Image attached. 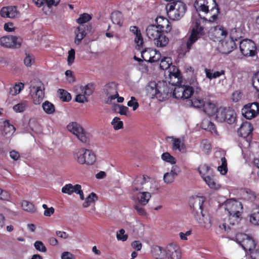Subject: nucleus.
I'll use <instances>...</instances> for the list:
<instances>
[{
  "label": "nucleus",
  "mask_w": 259,
  "mask_h": 259,
  "mask_svg": "<svg viewBox=\"0 0 259 259\" xmlns=\"http://www.w3.org/2000/svg\"><path fill=\"white\" fill-rule=\"evenodd\" d=\"M141 56L144 61L149 63H153L160 60L161 54L156 49L147 48L141 52Z\"/></svg>",
  "instance_id": "nucleus-16"
},
{
  "label": "nucleus",
  "mask_w": 259,
  "mask_h": 259,
  "mask_svg": "<svg viewBox=\"0 0 259 259\" xmlns=\"http://www.w3.org/2000/svg\"><path fill=\"white\" fill-rule=\"evenodd\" d=\"M169 73L170 79V80L168 81L169 84L177 85V83H179L180 81L181 76L178 68L175 66H172L171 67L169 68Z\"/></svg>",
  "instance_id": "nucleus-25"
},
{
  "label": "nucleus",
  "mask_w": 259,
  "mask_h": 259,
  "mask_svg": "<svg viewBox=\"0 0 259 259\" xmlns=\"http://www.w3.org/2000/svg\"><path fill=\"white\" fill-rule=\"evenodd\" d=\"M75 160L79 164L92 165L96 161V155L92 150L85 148L76 150L73 153Z\"/></svg>",
  "instance_id": "nucleus-7"
},
{
  "label": "nucleus",
  "mask_w": 259,
  "mask_h": 259,
  "mask_svg": "<svg viewBox=\"0 0 259 259\" xmlns=\"http://www.w3.org/2000/svg\"><path fill=\"white\" fill-rule=\"evenodd\" d=\"M156 26L162 32H169L171 29L170 22L163 17H158L156 19Z\"/></svg>",
  "instance_id": "nucleus-23"
},
{
  "label": "nucleus",
  "mask_w": 259,
  "mask_h": 259,
  "mask_svg": "<svg viewBox=\"0 0 259 259\" xmlns=\"http://www.w3.org/2000/svg\"><path fill=\"white\" fill-rule=\"evenodd\" d=\"M4 28L5 31L9 32H11L14 31L16 28L13 23L8 22L4 24Z\"/></svg>",
  "instance_id": "nucleus-62"
},
{
  "label": "nucleus",
  "mask_w": 259,
  "mask_h": 259,
  "mask_svg": "<svg viewBox=\"0 0 259 259\" xmlns=\"http://www.w3.org/2000/svg\"><path fill=\"white\" fill-rule=\"evenodd\" d=\"M58 93H59L60 98L63 101L68 102L71 99L70 94L66 91L63 89H59Z\"/></svg>",
  "instance_id": "nucleus-47"
},
{
  "label": "nucleus",
  "mask_w": 259,
  "mask_h": 259,
  "mask_svg": "<svg viewBox=\"0 0 259 259\" xmlns=\"http://www.w3.org/2000/svg\"><path fill=\"white\" fill-rule=\"evenodd\" d=\"M24 85L23 83H17L13 88H10V94L12 96H15L20 93L24 89Z\"/></svg>",
  "instance_id": "nucleus-45"
},
{
  "label": "nucleus",
  "mask_w": 259,
  "mask_h": 259,
  "mask_svg": "<svg viewBox=\"0 0 259 259\" xmlns=\"http://www.w3.org/2000/svg\"><path fill=\"white\" fill-rule=\"evenodd\" d=\"M221 160V165L218 167V170L222 175H224L228 171L227 160L225 157H222Z\"/></svg>",
  "instance_id": "nucleus-46"
},
{
  "label": "nucleus",
  "mask_w": 259,
  "mask_h": 259,
  "mask_svg": "<svg viewBox=\"0 0 259 259\" xmlns=\"http://www.w3.org/2000/svg\"><path fill=\"white\" fill-rule=\"evenodd\" d=\"M151 195L148 192H139L137 195L138 203L142 205H146L149 202Z\"/></svg>",
  "instance_id": "nucleus-35"
},
{
  "label": "nucleus",
  "mask_w": 259,
  "mask_h": 259,
  "mask_svg": "<svg viewBox=\"0 0 259 259\" xmlns=\"http://www.w3.org/2000/svg\"><path fill=\"white\" fill-rule=\"evenodd\" d=\"M242 97V93L240 91H235L232 95V99L235 102L239 101Z\"/></svg>",
  "instance_id": "nucleus-63"
},
{
  "label": "nucleus",
  "mask_w": 259,
  "mask_h": 259,
  "mask_svg": "<svg viewBox=\"0 0 259 259\" xmlns=\"http://www.w3.org/2000/svg\"><path fill=\"white\" fill-rule=\"evenodd\" d=\"M240 51L244 56H254L256 54V48L253 41L250 39H243L240 42Z\"/></svg>",
  "instance_id": "nucleus-12"
},
{
  "label": "nucleus",
  "mask_w": 259,
  "mask_h": 259,
  "mask_svg": "<svg viewBox=\"0 0 259 259\" xmlns=\"http://www.w3.org/2000/svg\"><path fill=\"white\" fill-rule=\"evenodd\" d=\"M167 139L171 140L172 149L173 150H178L181 153L186 152L185 145L181 139L175 138L172 137H168Z\"/></svg>",
  "instance_id": "nucleus-27"
},
{
  "label": "nucleus",
  "mask_w": 259,
  "mask_h": 259,
  "mask_svg": "<svg viewBox=\"0 0 259 259\" xmlns=\"http://www.w3.org/2000/svg\"><path fill=\"white\" fill-rule=\"evenodd\" d=\"M218 108L214 103L207 101L203 108V111L208 116H214Z\"/></svg>",
  "instance_id": "nucleus-31"
},
{
  "label": "nucleus",
  "mask_w": 259,
  "mask_h": 259,
  "mask_svg": "<svg viewBox=\"0 0 259 259\" xmlns=\"http://www.w3.org/2000/svg\"><path fill=\"white\" fill-rule=\"evenodd\" d=\"M259 111V105L257 103H252L246 105L242 109V114L248 119L254 117Z\"/></svg>",
  "instance_id": "nucleus-19"
},
{
  "label": "nucleus",
  "mask_w": 259,
  "mask_h": 259,
  "mask_svg": "<svg viewBox=\"0 0 259 259\" xmlns=\"http://www.w3.org/2000/svg\"><path fill=\"white\" fill-rule=\"evenodd\" d=\"M21 207L23 210L32 213L35 211V208L33 204L27 200L22 201Z\"/></svg>",
  "instance_id": "nucleus-42"
},
{
  "label": "nucleus",
  "mask_w": 259,
  "mask_h": 259,
  "mask_svg": "<svg viewBox=\"0 0 259 259\" xmlns=\"http://www.w3.org/2000/svg\"><path fill=\"white\" fill-rule=\"evenodd\" d=\"M203 202L204 199L202 197L197 196L190 200L189 204L193 209V213L198 223L201 227L208 229L211 225L209 217L202 213Z\"/></svg>",
  "instance_id": "nucleus-2"
},
{
  "label": "nucleus",
  "mask_w": 259,
  "mask_h": 259,
  "mask_svg": "<svg viewBox=\"0 0 259 259\" xmlns=\"http://www.w3.org/2000/svg\"><path fill=\"white\" fill-rule=\"evenodd\" d=\"M242 241L241 245L245 251H249L250 252L254 250L256 243L254 240L246 234L242 235Z\"/></svg>",
  "instance_id": "nucleus-24"
},
{
  "label": "nucleus",
  "mask_w": 259,
  "mask_h": 259,
  "mask_svg": "<svg viewBox=\"0 0 259 259\" xmlns=\"http://www.w3.org/2000/svg\"><path fill=\"white\" fill-rule=\"evenodd\" d=\"M116 238L118 240L125 241L128 238L127 234H125V230L121 229L116 233Z\"/></svg>",
  "instance_id": "nucleus-53"
},
{
  "label": "nucleus",
  "mask_w": 259,
  "mask_h": 259,
  "mask_svg": "<svg viewBox=\"0 0 259 259\" xmlns=\"http://www.w3.org/2000/svg\"><path fill=\"white\" fill-rule=\"evenodd\" d=\"M194 6L204 19L212 22L217 19L219 9L215 0H196Z\"/></svg>",
  "instance_id": "nucleus-1"
},
{
  "label": "nucleus",
  "mask_w": 259,
  "mask_h": 259,
  "mask_svg": "<svg viewBox=\"0 0 259 259\" xmlns=\"http://www.w3.org/2000/svg\"><path fill=\"white\" fill-rule=\"evenodd\" d=\"M30 92L32 93V97L34 104H40L45 96V87L43 83L38 79L31 81L29 87Z\"/></svg>",
  "instance_id": "nucleus-8"
},
{
  "label": "nucleus",
  "mask_w": 259,
  "mask_h": 259,
  "mask_svg": "<svg viewBox=\"0 0 259 259\" xmlns=\"http://www.w3.org/2000/svg\"><path fill=\"white\" fill-rule=\"evenodd\" d=\"M34 246L35 248L42 252H46L47 251V248L44 243L40 241H36L34 243Z\"/></svg>",
  "instance_id": "nucleus-55"
},
{
  "label": "nucleus",
  "mask_w": 259,
  "mask_h": 259,
  "mask_svg": "<svg viewBox=\"0 0 259 259\" xmlns=\"http://www.w3.org/2000/svg\"><path fill=\"white\" fill-rule=\"evenodd\" d=\"M34 62V58L33 56L30 55H26L24 60L25 65L27 67H30Z\"/></svg>",
  "instance_id": "nucleus-59"
},
{
  "label": "nucleus",
  "mask_w": 259,
  "mask_h": 259,
  "mask_svg": "<svg viewBox=\"0 0 259 259\" xmlns=\"http://www.w3.org/2000/svg\"><path fill=\"white\" fill-rule=\"evenodd\" d=\"M154 45L159 48H163L166 46L169 42V38L163 34V32L160 34L154 40Z\"/></svg>",
  "instance_id": "nucleus-36"
},
{
  "label": "nucleus",
  "mask_w": 259,
  "mask_h": 259,
  "mask_svg": "<svg viewBox=\"0 0 259 259\" xmlns=\"http://www.w3.org/2000/svg\"><path fill=\"white\" fill-rule=\"evenodd\" d=\"M236 48L235 41L232 37H230L221 41L219 49L222 53L228 54L232 52Z\"/></svg>",
  "instance_id": "nucleus-18"
},
{
  "label": "nucleus",
  "mask_w": 259,
  "mask_h": 259,
  "mask_svg": "<svg viewBox=\"0 0 259 259\" xmlns=\"http://www.w3.org/2000/svg\"><path fill=\"white\" fill-rule=\"evenodd\" d=\"M0 126L3 135L9 136L13 134L15 131V127L10 124L9 120H3L0 121Z\"/></svg>",
  "instance_id": "nucleus-28"
},
{
  "label": "nucleus",
  "mask_w": 259,
  "mask_h": 259,
  "mask_svg": "<svg viewBox=\"0 0 259 259\" xmlns=\"http://www.w3.org/2000/svg\"><path fill=\"white\" fill-rule=\"evenodd\" d=\"M75 101L80 103H84L88 101V98L84 95L78 94L75 98Z\"/></svg>",
  "instance_id": "nucleus-64"
},
{
  "label": "nucleus",
  "mask_w": 259,
  "mask_h": 259,
  "mask_svg": "<svg viewBox=\"0 0 259 259\" xmlns=\"http://www.w3.org/2000/svg\"><path fill=\"white\" fill-rule=\"evenodd\" d=\"M201 126L203 130L210 132L212 134H218L215 125L208 118H205L202 121Z\"/></svg>",
  "instance_id": "nucleus-32"
},
{
  "label": "nucleus",
  "mask_w": 259,
  "mask_h": 259,
  "mask_svg": "<svg viewBox=\"0 0 259 259\" xmlns=\"http://www.w3.org/2000/svg\"><path fill=\"white\" fill-rule=\"evenodd\" d=\"M111 124L115 130H118L122 128L123 125V122L117 117H115L113 119L111 122Z\"/></svg>",
  "instance_id": "nucleus-50"
},
{
  "label": "nucleus",
  "mask_w": 259,
  "mask_h": 259,
  "mask_svg": "<svg viewBox=\"0 0 259 259\" xmlns=\"http://www.w3.org/2000/svg\"><path fill=\"white\" fill-rule=\"evenodd\" d=\"M203 30V27L200 25V20H197L186 42L188 52L192 48L193 45L202 35Z\"/></svg>",
  "instance_id": "nucleus-11"
},
{
  "label": "nucleus",
  "mask_w": 259,
  "mask_h": 259,
  "mask_svg": "<svg viewBox=\"0 0 259 259\" xmlns=\"http://www.w3.org/2000/svg\"><path fill=\"white\" fill-rule=\"evenodd\" d=\"M198 171L203 179L213 174L211 168L205 164L200 165L198 167Z\"/></svg>",
  "instance_id": "nucleus-40"
},
{
  "label": "nucleus",
  "mask_w": 259,
  "mask_h": 259,
  "mask_svg": "<svg viewBox=\"0 0 259 259\" xmlns=\"http://www.w3.org/2000/svg\"><path fill=\"white\" fill-rule=\"evenodd\" d=\"M151 253L155 259H181V251L175 244H168L166 248L155 245L152 247Z\"/></svg>",
  "instance_id": "nucleus-4"
},
{
  "label": "nucleus",
  "mask_w": 259,
  "mask_h": 259,
  "mask_svg": "<svg viewBox=\"0 0 259 259\" xmlns=\"http://www.w3.org/2000/svg\"><path fill=\"white\" fill-rule=\"evenodd\" d=\"M65 74L66 75L67 81L69 83H73L75 81V77L73 75V72L70 70H66Z\"/></svg>",
  "instance_id": "nucleus-61"
},
{
  "label": "nucleus",
  "mask_w": 259,
  "mask_h": 259,
  "mask_svg": "<svg viewBox=\"0 0 259 259\" xmlns=\"http://www.w3.org/2000/svg\"><path fill=\"white\" fill-rule=\"evenodd\" d=\"M253 130V127L251 124L249 122H244L242 123L237 132L239 136L243 138V142L245 143L247 147L250 146V143L248 140L245 139L247 138L251 134Z\"/></svg>",
  "instance_id": "nucleus-17"
},
{
  "label": "nucleus",
  "mask_w": 259,
  "mask_h": 259,
  "mask_svg": "<svg viewBox=\"0 0 259 259\" xmlns=\"http://www.w3.org/2000/svg\"><path fill=\"white\" fill-rule=\"evenodd\" d=\"M75 51L73 49H71L68 51L67 57V63L68 65H71L74 62L75 59Z\"/></svg>",
  "instance_id": "nucleus-54"
},
{
  "label": "nucleus",
  "mask_w": 259,
  "mask_h": 259,
  "mask_svg": "<svg viewBox=\"0 0 259 259\" xmlns=\"http://www.w3.org/2000/svg\"><path fill=\"white\" fill-rule=\"evenodd\" d=\"M161 158L164 162L169 163L171 164H175L177 162L176 159L167 152L161 154Z\"/></svg>",
  "instance_id": "nucleus-43"
},
{
  "label": "nucleus",
  "mask_w": 259,
  "mask_h": 259,
  "mask_svg": "<svg viewBox=\"0 0 259 259\" xmlns=\"http://www.w3.org/2000/svg\"><path fill=\"white\" fill-rule=\"evenodd\" d=\"M92 86L89 84L86 85L81 90V94L84 95L87 98L92 94Z\"/></svg>",
  "instance_id": "nucleus-57"
},
{
  "label": "nucleus",
  "mask_w": 259,
  "mask_h": 259,
  "mask_svg": "<svg viewBox=\"0 0 259 259\" xmlns=\"http://www.w3.org/2000/svg\"><path fill=\"white\" fill-rule=\"evenodd\" d=\"M192 85H177L174 90L173 97L178 99H187L191 97L194 93L193 88L196 89V92L200 91L198 83L195 76L192 77L190 80Z\"/></svg>",
  "instance_id": "nucleus-5"
},
{
  "label": "nucleus",
  "mask_w": 259,
  "mask_h": 259,
  "mask_svg": "<svg viewBox=\"0 0 259 259\" xmlns=\"http://www.w3.org/2000/svg\"><path fill=\"white\" fill-rule=\"evenodd\" d=\"M10 199V195L6 191H4L0 188V200L4 201H9Z\"/></svg>",
  "instance_id": "nucleus-60"
},
{
  "label": "nucleus",
  "mask_w": 259,
  "mask_h": 259,
  "mask_svg": "<svg viewBox=\"0 0 259 259\" xmlns=\"http://www.w3.org/2000/svg\"><path fill=\"white\" fill-rule=\"evenodd\" d=\"M98 200L97 195L94 193H91L86 198L82 205L84 207H88L92 203H94Z\"/></svg>",
  "instance_id": "nucleus-44"
},
{
  "label": "nucleus",
  "mask_w": 259,
  "mask_h": 259,
  "mask_svg": "<svg viewBox=\"0 0 259 259\" xmlns=\"http://www.w3.org/2000/svg\"><path fill=\"white\" fill-rule=\"evenodd\" d=\"M127 106L133 108L134 111L136 110L139 107V103L134 97H131L130 100L127 102Z\"/></svg>",
  "instance_id": "nucleus-56"
},
{
  "label": "nucleus",
  "mask_w": 259,
  "mask_h": 259,
  "mask_svg": "<svg viewBox=\"0 0 259 259\" xmlns=\"http://www.w3.org/2000/svg\"><path fill=\"white\" fill-rule=\"evenodd\" d=\"M22 38L20 37L7 35L0 38V45L6 48L20 47L22 44Z\"/></svg>",
  "instance_id": "nucleus-13"
},
{
  "label": "nucleus",
  "mask_w": 259,
  "mask_h": 259,
  "mask_svg": "<svg viewBox=\"0 0 259 259\" xmlns=\"http://www.w3.org/2000/svg\"><path fill=\"white\" fill-rule=\"evenodd\" d=\"M210 33L211 37L214 41H222V39L227 35V31L223 27L218 26L214 27Z\"/></svg>",
  "instance_id": "nucleus-22"
},
{
  "label": "nucleus",
  "mask_w": 259,
  "mask_h": 259,
  "mask_svg": "<svg viewBox=\"0 0 259 259\" xmlns=\"http://www.w3.org/2000/svg\"><path fill=\"white\" fill-rule=\"evenodd\" d=\"M44 112L48 114H52L55 111V107L53 104L48 101H46L42 104Z\"/></svg>",
  "instance_id": "nucleus-41"
},
{
  "label": "nucleus",
  "mask_w": 259,
  "mask_h": 259,
  "mask_svg": "<svg viewBox=\"0 0 259 259\" xmlns=\"http://www.w3.org/2000/svg\"><path fill=\"white\" fill-rule=\"evenodd\" d=\"M67 128L82 143L86 144L89 142L90 134L78 123L76 122L69 123L67 126Z\"/></svg>",
  "instance_id": "nucleus-10"
},
{
  "label": "nucleus",
  "mask_w": 259,
  "mask_h": 259,
  "mask_svg": "<svg viewBox=\"0 0 259 259\" xmlns=\"http://www.w3.org/2000/svg\"><path fill=\"white\" fill-rule=\"evenodd\" d=\"M74 43L78 45L87 35L85 27L82 25L76 27L74 30Z\"/></svg>",
  "instance_id": "nucleus-30"
},
{
  "label": "nucleus",
  "mask_w": 259,
  "mask_h": 259,
  "mask_svg": "<svg viewBox=\"0 0 259 259\" xmlns=\"http://www.w3.org/2000/svg\"><path fill=\"white\" fill-rule=\"evenodd\" d=\"M61 191L63 193L68 195H71L73 193H75L79 195L80 199H84L83 193L81 190V185L79 184H76L74 186L71 184H66L62 188Z\"/></svg>",
  "instance_id": "nucleus-20"
},
{
  "label": "nucleus",
  "mask_w": 259,
  "mask_h": 259,
  "mask_svg": "<svg viewBox=\"0 0 259 259\" xmlns=\"http://www.w3.org/2000/svg\"><path fill=\"white\" fill-rule=\"evenodd\" d=\"M111 19L113 24L121 27L123 24V16L121 13L116 11L111 14Z\"/></svg>",
  "instance_id": "nucleus-39"
},
{
  "label": "nucleus",
  "mask_w": 259,
  "mask_h": 259,
  "mask_svg": "<svg viewBox=\"0 0 259 259\" xmlns=\"http://www.w3.org/2000/svg\"><path fill=\"white\" fill-rule=\"evenodd\" d=\"M203 180L211 189L218 190L221 187V185L214 178V175L213 174L208 177H205V179Z\"/></svg>",
  "instance_id": "nucleus-33"
},
{
  "label": "nucleus",
  "mask_w": 259,
  "mask_h": 259,
  "mask_svg": "<svg viewBox=\"0 0 259 259\" xmlns=\"http://www.w3.org/2000/svg\"><path fill=\"white\" fill-rule=\"evenodd\" d=\"M146 183L143 177L137 178L134 181L132 185V189L134 191H140L144 189V185Z\"/></svg>",
  "instance_id": "nucleus-38"
},
{
  "label": "nucleus",
  "mask_w": 259,
  "mask_h": 259,
  "mask_svg": "<svg viewBox=\"0 0 259 259\" xmlns=\"http://www.w3.org/2000/svg\"><path fill=\"white\" fill-rule=\"evenodd\" d=\"M225 114L231 117L230 119V122L233 121L235 117H236V114L235 111L231 108L230 107L228 108H218L217 111L215 113V119L220 122L225 121L226 120V117L225 116Z\"/></svg>",
  "instance_id": "nucleus-15"
},
{
  "label": "nucleus",
  "mask_w": 259,
  "mask_h": 259,
  "mask_svg": "<svg viewBox=\"0 0 259 259\" xmlns=\"http://www.w3.org/2000/svg\"><path fill=\"white\" fill-rule=\"evenodd\" d=\"M148 94L152 98L155 97L160 101H163L168 99L172 94H174L173 89L168 85L165 81L150 83L147 88Z\"/></svg>",
  "instance_id": "nucleus-3"
},
{
  "label": "nucleus",
  "mask_w": 259,
  "mask_h": 259,
  "mask_svg": "<svg viewBox=\"0 0 259 259\" xmlns=\"http://www.w3.org/2000/svg\"><path fill=\"white\" fill-rule=\"evenodd\" d=\"M166 10L169 19L172 20H178L184 16L187 7L181 1H174L166 5Z\"/></svg>",
  "instance_id": "nucleus-6"
},
{
  "label": "nucleus",
  "mask_w": 259,
  "mask_h": 259,
  "mask_svg": "<svg viewBox=\"0 0 259 259\" xmlns=\"http://www.w3.org/2000/svg\"><path fill=\"white\" fill-rule=\"evenodd\" d=\"M250 222L254 225H259V208L249 217Z\"/></svg>",
  "instance_id": "nucleus-49"
},
{
  "label": "nucleus",
  "mask_w": 259,
  "mask_h": 259,
  "mask_svg": "<svg viewBox=\"0 0 259 259\" xmlns=\"http://www.w3.org/2000/svg\"><path fill=\"white\" fill-rule=\"evenodd\" d=\"M130 31L132 32L135 35V42L139 47L142 46L143 44V39L141 35L140 30L138 27L136 26H132L130 27Z\"/></svg>",
  "instance_id": "nucleus-34"
},
{
  "label": "nucleus",
  "mask_w": 259,
  "mask_h": 259,
  "mask_svg": "<svg viewBox=\"0 0 259 259\" xmlns=\"http://www.w3.org/2000/svg\"><path fill=\"white\" fill-rule=\"evenodd\" d=\"M179 168L177 165H173L169 172H166L163 176V181L166 184L173 183L178 175Z\"/></svg>",
  "instance_id": "nucleus-26"
},
{
  "label": "nucleus",
  "mask_w": 259,
  "mask_h": 259,
  "mask_svg": "<svg viewBox=\"0 0 259 259\" xmlns=\"http://www.w3.org/2000/svg\"><path fill=\"white\" fill-rule=\"evenodd\" d=\"M144 205L140 204L139 203L134 205V208L137 210V213L140 215H145L146 211L143 207Z\"/></svg>",
  "instance_id": "nucleus-58"
},
{
  "label": "nucleus",
  "mask_w": 259,
  "mask_h": 259,
  "mask_svg": "<svg viewBox=\"0 0 259 259\" xmlns=\"http://www.w3.org/2000/svg\"><path fill=\"white\" fill-rule=\"evenodd\" d=\"M0 15L2 17L14 18L18 17L19 13L15 6L3 7L1 11Z\"/></svg>",
  "instance_id": "nucleus-21"
},
{
  "label": "nucleus",
  "mask_w": 259,
  "mask_h": 259,
  "mask_svg": "<svg viewBox=\"0 0 259 259\" xmlns=\"http://www.w3.org/2000/svg\"><path fill=\"white\" fill-rule=\"evenodd\" d=\"M171 64V59L169 57H164L161 61L160 67L162 70H166L170 68V66Z\"/></svg>",
  "instance_id": "nucleus-48"
},
{
  "label": "nucleus",
  "mask_w": 259,
  "mask_h": 259,
  "mask_svg": "<svg viewBox=\"0 0 259 259\" xmlns=\"http://www.w3.org/2000/svg\"><path fill=\"white\" fill-rule=\"evenodd\" d=\"M27 107V103L26 102H21L18 103L13 107V110L17 112H23Z\"/></svg>",
  "instance_id": "nucleus-52"
},
{
  "label": "nucleus",
  "mask_w": 259,
  "mask_h": 259,
  "mask_svg": "<svg viewBox=\"0 0 259 259\" xmlns=\"http://www.w3.org/2000/svg\"><path fill=\"white\" fill-rule=\"evenodd\" d=\"M222 206L230 217L237 219L240 217L242 212L243 206L241 203L233 199L226 200Z\"/></svg>",
  "instance_id": "nucleus-9"
},
{
  "label": "nucleus",
  "mask_w": 259,
  "mask_h": 259,
  "mask_svg": "<svg viewBox=\"0 0 259 259\" xmlns=\"http://www.w3.org/2000/svg\"><path fill=\"white\" fill-rule=\"evenodd\" d=\"M146 32L148 37L153 40L162 33L156 25L154 24L149 25L146 28Z\"/></svg>",
  "instance_id": "nucleus-29"
},
{
  "label": "nucleus",
  "mask_w": 259,
  "mask_h": 259,
  "mask_svg": "<svg viewBox=\"0 0 259 259\" xmlns=\"http://www.w3.org/2000/svg\"><path fill=\"white\" fill-rule=\"evenodd\" d=\"M206 101H204V100L200 97V95H195L193 96L191 100H190V102L191 105L197 108H203Z\"/></svg>",
  "instance_id": "nucleus-37"
},
{
  "label": "nucleus",
  "mask_w": 259,
  "mask_h": 259,
  "mask_svg": "<svg viewBox=\"0 0 259 259\" xmlns=\"http://www.w3.org/2000/svg\"><path fill=\"white\" fill-rule=\"evenodd\" d=\"M92 18L91 15L87 13H83L79 16L76 20L77 22L79 24H82L89 21Z\"/></svg>",
  "instance_id": "nucleus-51"
},
{
  "label": "nucleus",
  "mask_w": 259,
  "mask_h": 259,
  "mask_svg": "<svg viewBox=\"0 0 259 259\" xmlns=\"http://www.w3.org/2000/svg\"><path fill=\"white\" fill-rule=\"evenodd\" d=\"M103 93L107 97L106 103L111 104L118 96L116 84L114 82L107 83L104 86Z\"/></svg>",
  "instance_id": "nucleus-14"
}]
</instances>
